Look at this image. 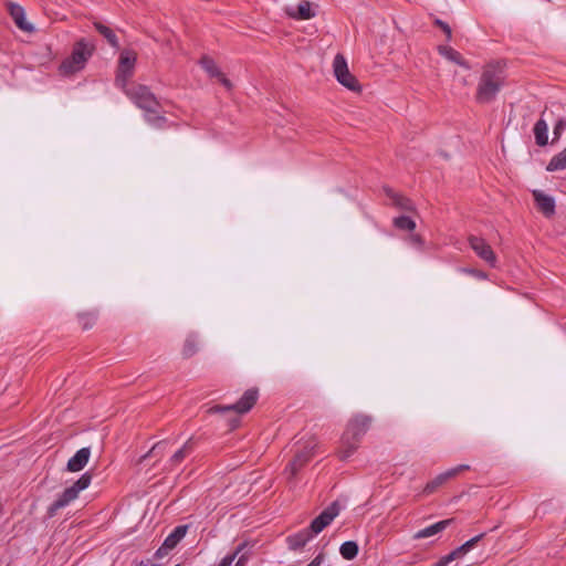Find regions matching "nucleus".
Here are the masks:
<instances>
[{
    "label": "nucleus",
    "instance_id": "obj_4",
    "mask_svg": "<svg viewBox=\"0 0 566 566\" xmlns=\"http://www.w3.org/2000/svg\"><path fill=\"white\" fill-rule=\"evenodd\" d=\"M317 448L318 440L315 436L303 437L295 443L294 458L285 468V472L290 474V479L294 478L297 472L311 461Z\"/></svg>",
    "mask_w": 566,
    "mask_h": 566
},
{
    "label": "nucleus",
    "instance_id": "obj_37",
    "mask_svg": "<svg viewBox=\"0 0 566 566\" xmlns=\"http://www.w3.org/2000/svg\"><path fill=\"white\" fill-rule=\"evenodd\" d=\"M471 546L470 544H468L467 542L464 544H462L461 546L457 547L455 549H453L451 552V554H454V559L457 558H460L462 557L463 555H465L469 551H471Z\"/></svg>",
    "mask_w": 566,
    "mask_h": 566
},
{
    "label": "nucleus",
    "instance_id": "obj_42",
    "mask_svg": "<svg viewBox=\"0 0 566 566\" xmlns=\"http://www.w3.org/2000/svg\"><path fill=\"white\" fill-rule=\"evenodd\" d=\"M462 271L465 272V273L472 274L476 279H481V280H485L486 279V274L484 272H482V271H479V270L463 269Z\"/></svg>",
    "mask_w": 566,
    "mask_h": 566
},
{
    "label": "nucleus",
    "instance_id": "obj_9",
    "mask_svg": "<svg viewBox=\"0 0 566 566\" xmlns=\"http://www.w3.org/2000/svg\"><path fill=\"white\" fill-rule=\"evenodd\" d=\"M333 70L336 80L346 88L356 92L360 86L357 78L349 72L347 61L342 54H336L333 61Z\"/></svg>",
    "mask_w": 566,
    "mask_h": 566
},
{
    "label": "nucleus",
    "instance_id": "obj_34",
    "mask_svg": "<svg viewBox=\"0 0 566 566\" xmlns=\"http://www.w3.org/2000/svg\"><path fill=\"white\" fill-rule=\"evenodd\" d=\"M565 129H566V118L560 117L556 120L554 128H553V135H554L553 142L558 140L562 137Z\"/></svg>",
    "mask_w": 566,
    "mask_h": 566
},
{
    "label": "nucleus",
    "instance_id": "obj_2",
    "mask_svg": "<svg viewBox=\"0 0 566 566\" xmlns=\"http://www.w3.org/2000/svg\"><path fill=\"white\" fill-rule=\"evenodd\" d=\"M373 418L364 413H357L348 420L337 452L339 460L346 461L356 452Z\"/></svg>",
    "mask_w": 566,
    "mask_h": 566
},
{
    "label": "nucleus",
    "instance_id": "obj_7",
    "mask_svg": "<svg viewBox=\"0 0 566 566\" xmlns=\"http://www.w3.org/2000/svg\"><path fill=\"white\" fill-rule=\"evenodd\" d=\"M259 398V390L258 388H249L243 392L241 398L235 402L231 405H216L208 409L209 413H227L230 411H234L239 415L245 413L250 411L253 406L256 403Z\"/></svg>",
    "mask_w": 566,
    "mask_h": 566
},
{
    "label": "nucleus",
    "instance_id": "obj_14",
    "mask_svg": "<svg viewBox=\"0 0 566 566\" xmlns=\"http://www.w3.org/2000/svg\"><path fill=\"white\" fill-rule=\"evenodd\" d=\"M470 467L468 464H460L455 468L449 469L443 473L438 474L433 480L428 482L423 489L426 494L433 493L439 486L444 484L449 479L454 478L461 471L469 470Z\"/></svg>",
    "mask_w": 566,
    "mask_h": 566
},
{
    "label": "nucleus",
    "instance_id": "obj_13",
    "mask_svg": "<svg viewBox=\"0 0 566 566\" xmlns=\"http://www.w3.org/2000/svg\"><path fill=\"white\" fill-rule=\"evenodd\" d=\"M532 196L535 201L536 208L546 218H551L555 214L556 202L554 197L546 195L544 191L537 189L532 191Z\"/></svg>",
    "mask_w": 566,
    "mask_h": 566
},
{
    "label": "nucleus",
    "instance_id": "obj_12",
    "mask_svg": "<svg viewBox=\"0 0 566 566\" xmlns=\"http://www.w3.org/2000/svg\"><path fill=\"white\" fill-rule=\"evenodd\" d=\"M188 525H178L174 531L165 538L163 545L157 549L156 556L163 557L168 554L169 551L174 549L178 543L186 536Z\"/></svg>",
    "mask_w": 566,
    "mask_h": 566
},
{
    "label": "nucleus",
    "instance_id": "obj_29",
    "mask_svg": "<svg viewBox=\"0 0 566 566\" xmlns=\"http://www.w3.org/2000/svg\"><path fill=\"white\" fill-rule=\"evenodd\" d=\"M201 67L209 74L210 77L221 76V71L216 62L209 56H202L200 60Z\"/></svg>",
    "mask_w": 566,
    "mask_h": 566
},
{
    "label": "nucleus",
    "instance_id": "obj_43",
    "mask_svg": "<svg viewBox=\"0 0 566 566\" xmlns=\"http://www.w3.org/2000/svg\"><path fill=\"white\" fill-rule=\"evenodd\" d=\"M324 560V554L319 553L310 564L306 566H321Z\"/></svg>",
    "mask_w": 566,
    "mask_h": 566
},
{
    "label": "nucleus",
    "instance_id": "obj_16",
    "mask_svg": "<svg viewBox=\"0 0 566 566\" xmlns=\"http://www.w3.org/2000/svg\"><path fill=\"white\" fill-rule=\"evenodd\" d=\"M284 12L293 20H310L316 15L312 9V3L307 0H302L296 7H285Z\"/></svg>",
    "mask_w": 566,
    "mask_h": 566
},
{
    "label": "nucleus",
    "instance_id": "obj_45",
    "mask_svg": "<svg viewBox=\"0 0 566 566\" xmlns=\"http://www.w3.org/2000/svg\"><path fill=\"white\" fill-rule=\"evenodd\" d=\"M164 447H165V441H160V442L156 443V444L151 448V450L149 451V453L145 455V458L149 457V454H151V453H156L157 451H159V450L164 449Z\"/></svg>",
    "mask_w": 566,
    "mask_h": 566
},
{
    "label": "nucleus",
    "instance_id": "obj_31",
    "mask_svg": "<svg viewBox=\"0 0 566 566\" xmlns=\"http://www.w3.org/2000/svg\"><path fill=\"white\" fill-rule=\"evenodd\" d=\"M96 319L97 314L94 312L78 314V323L84 331L92 328L95 325Z\"/></svg>",
    "mask_w": 566,
    "mask_h": 566
},
{
    "label": "nucleus",
    "instance_id": "obj_10",
    "mask_svg": "<svg viewBox=\"0 0 566 566\" xmlns=\"http://www.w3.org/2000/svg\"><path fill=\"white\" fill-rule=\"evenodd\" d=\"M340 512V506L337 501L331 503L324 509L318 516H316L307 527L315 536L327 527Z\"/></svg>",
    "mask_w": 566,
    "mask_h": 566
},
{
    "label": "nucleus",
    "instance_id": "obj_21",
    "mask_svg": "<svg viewBox=\"0 0 566 566\" xmlns=\"http://www.w3.org/2000/svg\"><path fill=\"white\" fill-rule=\"evenodd\" d=\"M453 522L452 518H448V520H442V521H439L432 525H429L422 530H419L415 535H413V538L415 539H422V538H427V537H430V536H433L442 531H444L451 523Z\"/></svg>",
    "mask_w": 566,
    "mask_h": 566
},
{
    "label": "nucleus",
    "instance_id": "obj_27",
    "mask_svg": "<svg viewBox=\"0 0 566 566\" xmlns=\"http://www.w3.org/2000/svg\"><path fill=\"white\" fill-rule=\"evenodd\" d=\"M566 169V147L552 157L546 166L547 171H558Z\"/></svg>",
    "mask_w": 566,
    "mask_h": 566
},
{
    "label": "nucleus",
    "instance_id": "obj_33",
    "mask_svg": "<svg viewBox=\"0 0 566 566\" xmlns=\"http://www.w3.org/2000/svg\"><path fill=\"white\" fill-rule=\"evenodd\" d=\"M247 546L248 544L245 542L239 544L234 552L232 554H228L227 556H224L217 566H231L235 560L237 555Z\"/></svg>",
    "mask_w": 566,
    "mask_h": 566
},
{
    "label": "nucleus",
    "instance_id": "obj_6",
    "mask_svg": "<svg viewBox=\"0 0 566 566\" xmlns=\"http://www.w3.org/2000/svg\"><path fill=\"white\" fill-rule=\"evenodd\" d=\"M125 93L129 99L140 109L147 113H156L160 104L154 93L145 85H136L130 88L125 87Z\"/></svg>",
    "mask_w": 566,
    "mask_h": 566
},
{
    "label": "nucleus",
    "instance_id": "obj_5",
    "mask_svg": "<svg viewBox=\"0 0 566 566\" xmlns=\"http://www.w3.org/2000/svg\"><path fill=\"white\" fill-rule=\"evenodd\" d=\"M92 482L90 472L83 473L71 486L66 488L55 501H53L46 511V517L52 518L56 513L66 507L71 502L77 499L81 491L87 489Z\"/></svg>",
    "mask_w": 566,
    "mask_h": 566
},
{
    "label": "nucleus",
    "instance_id": "obj_24",
    "mask_svg": "<svg viewBox=\"0 0 566 566\" xmlns=\"http://www.w3.org/2000/svg\"><path fill=\"white\" fill-rule=\"evenodd\" d=\"M199 349L198 336L193 333L189 334L184 343L181 354L184 358L192 357Z\"/></svg>",
    "mask_w": 566,
    "mask_h": 566
},
{
    "label": "nucleus",
    "instance_id": "obj_32",
    "mask_svg": "<svg viewBox=\"0 0 566 566\" xmlns=\"http://www.w3.org/2000/svg\"><path fill=\"white\" fill-rule=\"evenodd\" d=\"M247 546L248 544L245 542L239 544L234 552L232 554H228L227 556H224L217 566H231L235 560L237 555Z\"/></svg>",
    "mask_w": 566,
    "mask_h": 566
},
{
    "label": "nucleus",
    "instance_id": "obj_39",
    "mask_svg": "<svg viewBox=\"0 0 566 566\" xmlns=\"http://www.w3.org/2000/svg\"><path fill=\"white\" fill-rule=\"evenodd\" d=\"M245 547L237 555L235 558L237 559V563L234 566H245L249 558H250V553L248 552H244Z\"/></svg>",
    "mask_w": 566,
    "mask_h": 566
},
{
    "label": "nucleus",
    "instance_id": "obj_8",
    "mask_svg": "<svg viewBox=\"0 0 566 566\" xmlns=\"http://www.w3.org/2000/svg\"><path fill=\"white\" fill-rule=\"evenodd\" d=\"M136 61L137 54L134 51L125 49L120 52L115 78L118 87L125 90L129 77L134 73Z\"/></svg>",
    "mask_w": 566,
    "mask_h": 566
},
{
    "label": "nucleus",
    "instance_id": "obj_35",
    "mask_svg": "<svg viewBox=\"0 0 566 566\" xmlns=\"http://www.w3.org/2000/svg\"><path fill=\"white\" fill-rule=\"evenodd\" d=\"M471 546L470 544H468L467 542L464 544H462L461 546L457 547L455 549H453L451 552V554H454V559L457 558H460L462 557L463 555H465L469 551H471Z\"/></svg>",
    "mask_w": 566,
    "mask_h": 566
},
{
    "label": "nucleus",
    "instance_id": "obj_22",
    "mask_svg": "<svg viewBox=\"0 0 566 566\" xmlns=\"http://www.w3.org/2000/svg\"><path fill=\"white\" fill-rule=\"evenodd\" d=\"M438 50H439V53L442 56H444L447 60H449L467 70L471 69L469 62L467 60H464L463 56L453 48L447 46V45H441V46H439Z\"/></svg>",
    "mask_w": 566,
    "mask_h": 566
},
{
    "label": "nucleus",
    "instance_id": "obj_26",
    "mask_svg": "<svg viewBox=\"0 0 566 566\" xmlns=\"http://www.w3.org/2000/svg\"><path fill=\"white\" fill-rule=\"evenodd\" d=\"M144 118L147 122V124L157 129H164L166 127L172 126V124H168V119L165 116L160 115L158 111L156 113L149 112L147 114H144Z\"/></svg>",
    "mask_w": 566,
    "mask_h": 566
},
{
    "label": "nucleus",
    "instance_id": "obj_44",
    "mask_svg": "<svg viewBox=\"0 0 566 566\" xmlns=\"http://www.w3.org/2000/svg\"><path fill=\"white\" fill-rule=\"evenodd\" d=\"M485 536V533H481L474 537H472L471 539L467 541L468 544H470L471 548L474 547V545L480 542L483 537Z\"/></svg>",
    "mask_w": 566,
    "mask_h": 566
},
{
    "label": "nucleus",
    "instance_id": "obj_38",
    "mask_svg": "<svg viewBox=\"0 0 566 566\" xmlns=\"http://www.w3.org/2000/svg\"><path fill=\"white\" fill-rule=\"evenodd\" d=\"M409 242L412 247L422 250L424 245V241L421 235L419 234H411L409 238Z\"/></svg>",
    "mask_w": 566,
    "mask_h": 566
},
{
    "label": "nucleus",
    "instance_id": "obj_41",
    "mask_svg": "<svg viewBox=\"0 0 566 566\" xmlns=\"http://www.w3.org/2000/svg\"><path fill=\"white\" fill-rule=\"evenodd\" d=\"M454 560V554H451V552L444 556H442L434 566H447L449 563Z\"/></svg>",
    "mask_w": 566,
    "mask_h": 566
},
{
    "label": "nucleus",
    "instance_id": "obj_47",
    "mask_svg": "<svg viewBox=\"0 0 566 566\" xmlns=\"http://www.w3.org/2000/svg\"><path fill=\"white\" fill-rule=\"evenodd\" d=\"M175 566H180V565L178 564V565H175Z\"/></svg>",
    "mask_w": 566,
    "mask_h": 566
},
{
    "label": "nucleus",
    "instance_id": "obj_46",
    "mask_svg": "<svg viewBox=\"0 0 566 566\" xmlns=\"http://www.w3.org/2000/svg\"><path fill=\"white\" fill-rule=\"evenodd\" d=\"M227 88H231L230 81L224 76L223 73H221V76L217 77Z\"/></svg>",
    "mask_w": 566,
    "mask_h": 566
},
{
    "label": "nucleus",
    "instance_id": "obj_30",
    "mask_svg": "<svg viewBox=\"0 0 566 566\" xmlns=\"http://www.w3.org/2000/svg\"><path fill=\"white\" fill-rule=\"evenodd\" d=\"M394 226L403 231L412 232L416 229V222L407 216H400L394 219Z\"/></svg>",
    "mask_w": 566,
    "mask_h": 566
},
{
    "label": "nucleus",
    "instance_id": "obj_1",
    "mask_svg": "<svg viewBox=\"0 0 566 566\" xmlns=\"http://www.w3.org/2000/svg\"><path fill=\"white\" fill-rule=\"evenodd\" d=\"M506 73L504 65L500 62H490L482 69L475 91V101L479 104L494 102L504 87Z\"/></svg>",
    "mask_w": 566,
    "mask_h": 566
},
{
    "label": "nucleus",
    "instance_id": "obj_3",
    "mask_svg": "<svg viewBox=\"0 0 566 566\" xmlns=\"http://www.w3.org/2000/svg\"><path fill=\"white\" fill-rule=\"evenodd\" d=\"M94 45L85 39L78 40L72 50V53L59 66V72L63 76H71L82 71L90 57L93 55Z\"/></svg>",
    "mask_w": 566,
    "mask_h": 566
},
{
    "label": "nucleus",
    "instance_id": "obj_17",
    "mask_svg": "<svg viewBox=\"0 0 566 566\" xmlns=\"http://www.w3.org/2000/svg\"><path fill=\"white\" fill-rule=\"evenodd\" d=\"M314 535L306 527L286 537V544L290 551H298L303 548Z\"/></svg>",
    "mask_w": 566,
    "mask_h": 566
},
{
    "label": "nucleus",
    "instance_id": "obj_25",
    "mask_svg": "<svg viewBox=\"0 0 566 566\" xmlns=\"http://www.w3.org/2000/svg\"><path fill=\"white\" fill-rule=\"evenodd\" d=\"M94 27L96 31L106 39L111 46L115 49L119 46L118 38L109 27L103 24L102 22H94Z\"/></svg>",
    "mask_w": 566,
    "mask_h": 566
},
{
    "label": "nucleus",
    "instance_id": "obj_23",
    "mask_svg": "<svg viewBox=\"0 0 566 566\" xmlns=\"http://www.w3.org/2000/svg\"><path fill=\"white\" fill-rule=\"evenodd\" d=\"M386 193L391 199L392 205L397 208L406 211H412L415 209V206L409 198L396 193L391 189H386Z\"/></svg>",
    "mask_w": 566,
    "mask_h": 566
},
{
    "label": "nucleus",
    "instance_id": "obj_40",
    "mask_svg": "<svg viewBox=\"0 0 566 566\" xmlns=\"http://www.w3.org/2000/svg\"><path fill=\"white\" fill-rule=\"evenodd\" d=\"M434 24L441 28V30L446 33L448 40L451 39L452 31L448 23L443 22L440 19H436Z\"/></svg>",
    "mask_w": 566,
    "mask_h": 566
},
{
    "label": "nucleus",
    "instance_id": "obj_36",
    "mask_svg": "<svg viewBox=\"0 0 566 566\" xmlns=\"http://www.w3.org/2000/svg\"><path fill=\"white\" fill-rule=\"evenodd\" d=\"M471 546L470 544H468L467 542L464 544H462L461 546L457 547L455 549H453L451 552V554H454V559L457 558H460L462 557L463 555H465L469 551H471Z\"/></svg>",
    "mask_w": 566,
    "mask_h": 566
},
{
    "label": "nucleus",
    "instance_id": "obj_19",
    "mask_svg": "<svg viewBox=\"0 0 566 566\" xmlns=\"http://www.w3.org/2000/svg\"><path fill=\"white\" fill-rule=\"evenodd\" d=\"M196 448V440L191 437L189 438L184 446L178 449L169 459V467L176 468L178 467L187 457H189Z\"/></svg>",
    "mask_w": 566,
    "mask_h": 566
},
{
    "label": "nucleus",
    "instance_id": "obj_28",
    "mask_svg": "<svg viewBox=\"0 0 566 566\" xmlns=\"http://www.w3.org/2000/svg\"><path fill=\"white\" fill-rule=\"evenodd\" d=\"M358 544L355 541H346L339 547V553L344 559L352 560L358 555Z\"/></svg>",
    "mask_w": 566,
    "mask_h": 566
},
{
    "label": "nucleus",
    "instance_id": "obj_18",
    "mask_svg": "<svg viewBox=\"0 0 566 566\" xmlns=\"http://www.w3.org/2000/svg\"><path fill=\"white\" fill-rule=\"evenodd\" d=\"M91 457L88 447L82 448L67 461L66 469L70 472H78L84 469Z\"/></svg>",
    "mask_w": 566,
    "mask_h": 566
},
{
    "label": "nucleus",
    "instance_id": "obj_15",
    "mask_svg": "<svg viewBox=\"0 0 566 566\" xmlns=\"http://www.w3.org/2000/svg\"><path fill=\"white\" fill-rule=\"evenodd\" d=\"M7 6V9L9 11V14L10 17L12 18V20L14 21L15 25L24 31V32H33L34 31V27L29 23L25 19V11L24 9L18 4V3H14L12 1H8L6 3Z\"/></svg>",
    "mask_w": 566,
    "mask_h": 566
},
{
    "label": "nucleus",
    "instance_id": "obj_20",
    "mask_svg": "<svg viewBox=\"0 0 566 566\" xmlns=\"http://www.w3.org/2000/svg\"><path fill=\"white\" fill-rule=\"evenodd\" d=\"M547 113V107L542 112L541 118L535 123L533 133L536 145L543 147L548 144V126L546 120L543 118Z\"/></svg>",
    "mask_w": 566,
    "mask_h": 566
},
{
    "label": "nucleus",
    "instance_id": "obj_11",
    "mask_svg": "<svg viewBox=\"0 0 566 566\" xmlns=\"http://www.w3.org/2000/svg\"><path fill=\"white\" fill-rule=\"evenodd\" d=\"M469 243L471 249L480 259L485 261L491 268H496V255L491 245L483 238L471 235L469 238Z\"/></svg>",
    "mask_w": 566,
    "mask_h": 566
}]
</instances>
